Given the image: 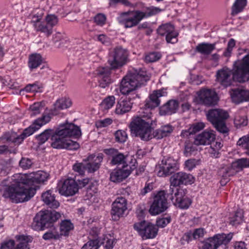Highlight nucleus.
Here are the masks:
<instances>
[{
	"instance_id": "obj_9",
	"label": "nucleus",
	"mask_w": 249,
	"mask_h": 249,
	"mask_svg": "<svg viewBox=\"0 0 249 249\" xmlns=\"http://www.w3.org/2000/svg\"><path fill=\"white\" fill-rule=\"evenodd\" d=\"M229 117L227 112L220 109H213L209 110L207 117L217 131L222 133L228 132L225 124V120Z\"/></svg>"
},
{
	"instance_id": "obj_56",
	"label": "nucleus",
	"mask_w": 249,
	"mask_h": 249,
	"mask_svg": "<svg viewBox=\"0 0 249 249\" xmlns=\"http://www.w3.org/2000/svg\"><path fill=\"white\" fill-rule=\"evenodd\" d=\"M43 107L40 103H35L30 107L31 113V116H36L40 113L42 110Z\"/></svg>"
},
{
	"instance_id": "obj_5",
	"label": "nucleus",
	"mask_w": 249,
	"mask_h": 249,
	"mask_svg": "<svg viewBox=\"0 0 249 249\" xmlns=\"http://www.w3.org/2000/svg\"><path fill=\"white\" fill-rule=\"evenodd\" d=\"M152 124L150 114H147L134 118L129 126L133 134L147 141L153 138Z\"/></svg>"
},
{
	"instance_id": "obj_47",
	"label": "nucleus",
	"mask_w": 249,
	"mask_h": 249,
	"mask_svg": "<svg viewBox=\"0 0 249 249\" xmlns=\"http://www.w3.org/2000/svg\"><path fill=\"white\" fill-rule=\"evenodd\" d=\"M115 103V98L114 96H108L105 98L101 103L102 106L105 109L111 108Z\"/></svg>"
},
{
	"instance_id": "obj_3",
	"label": "nucleus",
	"mask_w": 249,
	"mask_h": 249,
	"mask_svg": "<svg viewBox=\"0 0 249 249\" xmlns=\"http://www.w3.org/2000/svg\"><path fill=\"white\" fill-rule=\"evenodd\" d=\"M128 53L127 50L119 46L116 47L109 53L108 62L110 68L100 67L96 70L99 86L106 88L112 82L110 77L111 69L118 68L124 65L127 61Z\"/></svg>"
},
{
	"instance_id": "obj_16",
	"label": "nucleus",
	"mask_w": 249,
	"mask_h": 249,
	"mask_svg": "<svg viewBox=\"0 0 249 249\" xmlns=\"http://www.w3.org/2000/svg\"><path fill=\"white\" fill-rule=\"evenodd\" d=\"M178 169V164L177 160L173 158L169 157L164 158L161 160L159 170L157 175L159 177L167 176Z\"/></svg>"
},
{
	"instance_id": "obj_55",
	"label": "nucleus",
	"mask_w": 249,
	"mask_h": 249,
	"mask_svg": "<svg viewBox=\"0 0 249 249\" xmlns=\"http://www.w3.org/2000/svg\"><path fill=\"white\" fill-rule=\"evenodd\" d=\"M179 189H181L179 188ZM177 190H179V189L177 188V186H172L171 184L169 189L164 191L165 192V196H166V199L169 198V199H171L173 202V200H175V193H176Z\"/></svg>"
},
{
	"instance_id": "obj_32",
	"label": "nucleus",
	"mask_w": 249,
	"mask_h": 249,
	"mask_svg": "<svg viewBox=\"0 0 249 249\" xmlns=\"http://www.w3.org/2000/svg\"><path fill=\"white\" fill-rule=\"evenodd\" d=\"M42 62L43 59L40 54H32L29 57L28 67L30 70L36 69L42 64Z\"/></svg>"
},
{
	"instance_id": "obj_39",
	"label": "nucleus",
	"mask_w": 249,
	"mask_h": 249,
	"mask_svg": "<svg viewBox=\"0 0 249 249\" xmlns=\"http://www.w3.org/2000/svg\"><path fill=\"white\" fill-rule=\"evenodd\" d=\"M61 237V234L57 231L55 228L53 227L51 229L46 231L42 236L43 239L45 240H58Z\"/></svg>"
},
{
	"instance_id": "obj_63",
	"label": "nucleus",
	"mask_w": 249,
	"mask_h": 249,
	"mask_svg": "<svg viewBox=\"0 0 249 249\" xmlns=\"http://www.w3.org/2000/svg\"><path fill=\"white\" fill-rule=\"evenodd\" d=\"M100 232V229L97 227H92L89 231V240L96 239L99 240L97 237Z\"/></svg>"
},
{
	"instance_id": "obj_26",
	"label": "nucleus",
	"mask_w": 249,
	"mask_h": 249,
	"mask_svg": "<svg viewBox=\"0 0 249 249\" xmlns=\"http://www.w3.org/2000/svg\"><path fill=\"white\" fill-rule=\"evenodd\" d=\"M41 198L44 203L51 208L56 209L59 206V202L55 199L54 194L51 190L42 193Z\"/></svg>"
},
{
	"instance_id": "obj_51",
	"label": "nucleus",
	"mask_w": 249,
	"mask_h": 249,
	"mask_svg": "<svg viewBox=\"0 0 249 249\" xmlns=\"http://www.w3.org/2000/svg\"><path fill=\"white\" fill-rule=\"evenodd\" d=\"M99 248V242L98 240L90 239L85 244L81 249H98Z\"/></svg>"
},
{
	"instance_id": "obj_8",
	"label": "nucleus",
	"mask_w": 249,
	"mask_h": 249,
	"mask_svg": "<svg viewBox=\"0 0 249 249\" xmlns=\"http://www.w3.org/2000/svg\"><path fill=\"white\" fill-rule=\"evenodd\" d=\"M12 182L10 185H0V195L4 198L9 199L12 202L18 203H22L28 201L33 194L31 192L28 195H25L23 192H21L19 188L18 183L12 179Z\"/></svg>"
},
{
	"instance_id": "obj_61",
	"label": "nucleus",
	"mask_w": 249,
	"mask_h": 249,
	"mask_svg": "<svg viewBox=\"0 0 249 249\" xmlns=\"http://www.w3.org/2000/svg\"><path fill=\"white\" fill-rule=\"evenodd\" d=\"M106 17L105 15L98 14L94 18V22L99 25L102 26L105 23Z\"/></svg>"
},
{
	"instance_id": "obj_43",
	"label": "nucleus",
	"mask_w": 249,
	"mask_h": 249,
	"mask_svg": "<svg viewBox=\"0 0 249 249\" xmlns=\"http://www.w3.org/2000/svg\"><path fill=\"white\" fill-rule=\"evenodd\" d=\"M161 57V54L157 52H152L145 55L144 61L147 63H152L159 60Z\"/></svg>"
},
{
	"instance_id": "obj_12",
	"label": "nucleus",
	"mask_w": 249,
	"mask_h": 249,
	"mask_svg": "<svg viewBox=\"0 0 249 249\" xmlns=\"http://www.w3.org/2000/svg\"><path fill=\"white\" fill-rule=\"evenodd\" d=\"M53 132L66 139H69L71 137L77 138L81 136L80 127L72 123L60 124L57 128L53 129Z\"/></svg>"
},
{
	"instance_id": "obj_28",
	"label": "nucleus",
	"mask_w": 249,
	"mask_h": 249,
	"mask_svg": "<svg viewBox=\"0 0 249 249\" xmlns=\"http://www.w3.org/2000/svg\"><path fill=\"white\" fill-rule=\"evenodd\" d=\"M173 127L170 124L162 125L152 133L153 138L161 139L163 137L168 136L173 132Z\"/></svg>"
},
{
	"instance_id": "obj_46",
	"label": "nucleus",
	"mask_w": 249,
	"mask_h": 249,
	"mask_svg": "<svg viewBox=\"0 0 249 249\" xmlns=\"http://www.w3.org/2000/svg\"><path fill=\"white\" fill-rule=\"evenodd\" d=\"M246 4L247 0H236L232 7V13L237 14L241 12Z\"/></svg>"
},
{
	"instance_id": "obj_7",
	"label": "nucleus",
	"mask_w": 249,
	"mask_h": 249,
	"mask_svg": "<svg viewBox=\"0 0 249 249\" xmlns=\"http://www.w3.org/2000/svg\"><path fill=\"white\" fill-rule=\"evenodd\" d=\"M61 215L60 213L54 210L40 211L34 217L32 227L36 231H41L53 227V223L61 218Z\"/></svg>"
},
{
	"instance_id": "obj_42",
	"label": "nucleus",
	"mask_w": 249,
	"mask_h": 249,
	"mask_svg": "<svg viewBox=\"0 0 249 249\" xmlns=\"http://www.w3.org/2000/svg\"><path fill=\"white\" fill-rule=\"evenodd\" d=\"M127 159V157H125L123 154L117 153L112 158L111 163L113 165L122 164L123 165H128L126 164Z\"/></svg>"
},
{
	"instance_id": "obj_31",
	"label": "nucleus",
	"mask_w": 249,
	"mask_h": 249,
	"mask_svg": "<svg viewBox=\"0 0 249 249\" xmlns=\"http://www.w3.org/2000/svg\"><path fill=\"white\" fill-rule=\"evenodd\" d=\"M215 43L213 44L201 43L196 47V50L201 54L208 55L215 49Z\"/></svg>"
},
{
	"instance_id": "obj_45",
	"label": "nucleus",
	"mask_w": 249,
	"mask_h": 249,
	"mask_svg": "<svg viewBox=\"0 0 249 249\" xmlns=\"http://www.w3.org/2000/svg\"><path fill=\"white\" fill-rule=\"evenodd\" d=\"M234 123L237 128L245 126L248 123L247 117L237 114L234 118Z\"/></svg>"
},
{
	"instance_id": "obj_30",
	"label": "nucleus",
	"mask_w": 249,
	"mask_h": 249,
	"mask_svg": "<svg viewBox=\"0 0 249 249\" xmlns=\"http://www.w3.org/2000/svg\"><path fill=\"white\" fill-rule=\"evenodd\" d=\"M74 229L73 224L69 219H64L59 224V234L61 236H68L70 232Z\"/></svg>"
},
{
	"instance_id": "obj_53",
	"label": "nucleus",
	"mask_w": 249,
	"mask_h": 249,
	"mask_svg": "<svg viewBox=\"0 0 249 249\" xmlns=\"http://www.w3.org/2000/svg\"><path fill=\"white\" fill-rule=\"evenodd\" d=\"M73 171L76 172L79 175H83L85 171L87 170L85 163H76L73 165Z\"/></svg>"
},
{
	"instance_id": "obj_40",
	"label": "nucleus",
	"mask_w": 249,
	"mask_h": 249,
	"mask_svg": "<svg viewBox=\"0 0 249 249\" xmlns=\"http://www.w3.org/2000/svg\"><path fill=\"white\" fill-rule=\"evenodd\" d=\"M53 133V129H47L44 130L40 134L36 136V139L39 144L41 145L45 143L49 138H51Z\"/></svg>"
},
{
	"instance_id": "obj_60",
	"label": "nucleus",
	"mask_w": 249,
	"mask_h": 249,
	"mask_svg": "<svg viewBox=\"0 0 249 249\" xmlns=\"http://www.w3.org/2000/svg\"><path fill=\"white\" fill-rule=\"evenodd\" d=\"M198 160L194 159L187 160L185 162V167L189 171L194 168L198 164Z\"/></svg>"
},
{
	"instance_id": "obj_34",
	"label": "nucleus",
	"mask_w": 249,
	"mask_h": 249,
	"mask_svg": "<svg viewBox=\"0 0 249 249\" xmlns=\"http://www.w3.org/2000/svg\"><path fill=\"white\" fill-rule=\"evenodd\" d=\"M35 29L36 31L43 33L48 37L53 33V29L51 26H49L46 22L35 24Z\"/></svg>"
},
{
	"instance_id": "obj_24",
	"label": "nucleus",
	"mask_w": 249,
	"mask_h": 249,
	"mask_svg": "<svg viewBox=\"0 0 249 249\" xmlns=\"http://www.w3.org/2000/svg\"><path fill=\"white\" fill-rule=\"evenodd\" d=\"M215 138L213 131H204L197 135L195 138L194 143L196 145H209L211 144Z\"/></svg>"
},
{
	"instance_id": "obj_37",
	"label": "nucleus",
	"mask_w": 249,
	"mask_h": 249,
	"mask_svg": "<svg viewBox=\"0 0 249 249\" xmlns=\"http://www.w3.org/2000/svg\"><path fill=\"white\" fill-rule=\"evenodd\" d=\"M243 220V213L241 210H237L230 217V224L236 226L241 224Z\"/></svg>"
},
{
	"instance_id": "obj_44",
	"label": "nucleus",
	"mask_w": 249,
	"mask_h": 249,
	"mask_svg": "<svg viewBox=\"0 0 249 249\" xmlns=\"http://www.w3.org/2000/svg\"><path fill=\"white\" fill-rule=\"evenodd\" d=\"M233 166L237 167L240 171L243 168H249V159L247 158L239 159L233 162Z\"/></svg>"
},
{
	"instance_id": "obj_41",
	"label": "nucleus",
	"mask_w": 249,
	"mask_h": 249,
	"mask_svg": "<svg viewBox=\"0 0 249 249\" xmlns=\"http://www.w3.org/2000/svg\"><path fill=\"white\" fill-rule=\"evenodd\" d=\"M72 105L71 101L69 98H62L57 100L54 104L55 108L64 109L70 107Z\"/></svg>"
},
{
	"instance_id": "obj_10",
	"label": "nucleus",
	"mask_w": 249,
	"mask_h": 249,
	"mask_svg": "<svg viewBox=\"0 0 249 249\" xmlns=\"http://www.w3.org/2000/svg\"><path fill=\"white\" fill-rule=\"evenodd\" d=\"M232 233L217 234L202 242L199 249H217L222 245H227L232 238Z\"/></svg>"
},
{
	"instance_id": "obj_33",
	"label": "nucleus",
	"mask_w": 249,
	"mask_h": 249,
	"mask_svg": "<svg viewBox=\"0 0 249 249\" xmlns=\"http://www.w3.org/2000/svg\"><path fill=\"white\" fill-rule=\"evenodd\" d=\"M239 171L237 167L233 166V162H232L230 166L222 168L219 174L222 175L224 179H228V177L234 176Z\"/></svg>"
},
{
	"instance_id": "obj_29",
	"label": "nucleus",
	"mask_w": 249,
	"mask_h": 249,
	"mask_svg": "<svg viewBox=\"0 0 249 249\" xmlns=\"http://www.w3.org/2000/svg\"><path fill=\"white\" fill-rule=\"evenodd\" d=\"M3 142H12L18 145L22 142V138L14 132H6L0 137Z\"/></svg>"
},
{
	"instance_id": "obj_36",
	"label": "nucleus",
	"mask_w": 249,
	"mask_h": 249,
	"mask_svg": "<svg viewBox=\"0 0 249 249\" xmlns=\"http://www.w3.org/2000/svg\"><path fill=\"white\" fill-rule=\"evenodd\" d=\"M99 246L103 245L106 249H112L114 244V238L110 234L106 235L103 238L98 240Z\"/></svg>"
},
{
	"instance_id": "obj_27",
	"label": "nucleus",
	"mask_w": 249,
	"mask_h": 249,
	"mask_svg": "<svg viewBox=\"0 0 249 249\" xmlns=\"http://www.w3.org/2000/svg\"><path fill=\"white\" fill-rule=\"evenodd\" d=\"M178 107L177 100H171L160 107V113L161 115H171L175 113Z\"/></svg>"
},
{
	"instance_id": "obj_48",
	"label": "nucleus",
	"mask_w": 249,
	"mask_h": 249,
	"mask_svg": "<svg viewBox=\"0 0 249 249\" xmlns=\"http://www.w3.org/2000/svg\"><path fill=\"white\" fill-rule=\"evenodd\" d=\"M237 144L245 148L246 149V153L249 155V134L239 139Z\"/></svg>"
},
{
	"instance_id": "obj_13",
	"label": "nucleus",
	"mask_w": 249,
	"mask_h": 249,
	"mask_svg": "<svg viewBox=\"0 0 249 249\" xmlns=\"http://www.w3.org/2000/svg\"><path fill=\"white\" fill-rule=\"evenodd\" d=\"M136 160L131 159L129 165H123L122 168L113 170L110 174V180L114 182L122 181L129 175L131 171L136 168Z\"/></svg>"
},
{
	"instance_id": "obj_54",
	"label": "nucleus",
	"mask_w": 249,
	"mask_h": 249,
	"mask_svg": "<svg viewBox=\"0 0 249 249\" xmlns=\"http://www.w3.org/2000/svg\"><path fill=\"white\" fill-rule=\"evenodd\" d=\"M170 182L172 186H178L182 185L180 172L173 175L170 178Z\"/></svg>"
},
{
	"instance_id": "obj_15",
	"label": "nucleus",
	"mask_w": 249,
	"mask_h": 249,
	"mask_svg": "<svg viewBox=\"0 0 249 249\" xmlns=\"http://www.w3.org/2000/svg\"><path fill=\"white\" fill-rule=\"evenodd\" d=\"M167 208L165 192L161 191L155 196L149 212L152 215H157L165 211Z\"/></svg>"
},
{
	"instance_id": "obj_19",
	"label": "nucleus",
	"mask_w": 249,
	"mask_h": 249,
	"mask_svg": "<svg viewBox=\"0 0 249 249\" xmlns=\"http://www.w3.org/2000/svg\"><path fill=\"white\" fill-rule=\"evenodd\" d=\"M158 34L165 36L167 43H175L178 41V33L175 30L174 25L171 23H165L159 27Z\"/></svg>"
},
{
	"instance_id": "obj_22",
	"label": "nucleus",
	"mask_w": 249,
	"mask_h": 249,
	"mask_svg": "<svg viewBox=\"0 0 249 249\" xmlns=\"http://www.w3.org/2000/svg\"><path fill=\"white\" fill-rule=\"evenodd\" d=\"M186 190L184 189L177 190L175 193V198L173 204L182 209H187L191 205V199L186 196Z\"/></svg>"
},
{
	"instance_id": "obj_50",
	"label": "nucleus",
	"mask_w": 249,
	"mask_h": 249,
	"mask_svg": "<svg viewBox=\"0 0 249 249\" xmlns=\"http://www.w3.org/2000/svg\"><path fill=\"white\" fill-rule=\"evenodd\" d=\"M115 140L121 143L125 142L127 139L126 132L122 130H117L115 133Z\"/></svg>"
},
{
	"instance_id": "obj_57",
	"label": "nucleus",
	"mask_w": 249,
	"mask_h": 249,
	"mask_svg": "<svg viewBox=\"0 0 249 249\" xmlns=\"http://www.w3.org/2000/svg\"><path fill=\"white\" fill-rule=\"evenodd\" d=\"M46 22L53 28L58 22V18L54 15H48L45 18Z\"/></svg>"
},
{
	"instance_id": "obj_2",
	"label": "nucleus",
	"mask_w": 249,
	"mask_h": 249,
	"mask_svg": "<svg viewBox=\"0 0 249 249\" xmlns=\"http://www.w3.org/2000/svg\"><path fill=\"white\" fill-rule=\"evenodd\" d=\"M216 80L224 88L231 85L233 81L244 83L249 81V54L242 60L235 61L232 70L224 67L216 73Z\"/></svg>"
},
{
	"instance_id": "obj_35",
	"label": "nucleus",
	"mask_w": 249,
	"mask_h": 249,
	"mask_svg": "<svg viewBox=\"0 0 249 249\" xmlns=\"http://www.w3.org/2000/svg\"><path fill=\"white\" fill-rule=\"evenodd\" d=\"M244 89H236L232 90L231 94L232 101L237 104L245 101Z\"/></svg>"
},
{
	"instance_id": "obj_14",
	"label": "nucleus",
	"mask_w": 249,
	"mask_h": 249,
	"mask_svg": "<svg viewBox=\"0 0 249 249\" xmlns=\"http://www.w3.org/2000/svg\"><path fill=\"white\" fill-rule=\"evenodd\" d=\"M134 228L143 239L154 238L158 232V229L155 226L145 221L135 223Z\"/></svg>"
},
{
	"instance_id": "obj_64",
	"label": "nucleus",
	"mask_w": 249,
	"mask_h": 249,
	"mask_svg": "<svg viewBox=\"0 0 249 249\" xmlns=\"http://www.w3.org/2000/svg\"><path fill=\"white\" fill-rule=\"evenodd\" d=\"M15 246V241L13 240H8L3 242L0 249H13Z\"/></svg>"
},
{
	"instance_id": "obj_62",
	"label": "nucleus",
	"mask_w": 249,
	"mask_h": 249,
	"mask_svg": "<svg viewBox=\"0 0 249 249\" xmlns=\"http://www.w3.org/2000/svg\"><path fill=\"white\" fill-rule=\"evenodd\" d=\"M112 120L110 118H106L103 120H100L96 122V125L97 127H107L111 124Z\"/></svg>"
},
{
	"instance_id": "obj_25",
	"label": "nucleus",
	"mask_w": 249,
	"mask_h": 249,
	"mask_svg": "<svg viewBox=\"0 0 249 249\" xmlns=\"http://www.w3.org/2000/svg\"><path fill=\"white\" fill-rule=\"evenodd\" d=\"M166 92L163 90L154 91L145 101V107L147 108H154L160 104L159 98L166 95Z\"/></svg>"
},
{
	"instance_id": "obj_11",
	"label": "nucleus",
	"mask_w": 249,
	"mask_h": 249,
	"mask_svg": "<svg viewBox=\"0 0 249 249\" xmlns=\"http://www.w3.org/2000/svg\"><path fill=\"white\" fill-rule=\"evenodd\" d=\"M52 146L56 149H67L76 150L79 147V144L70 139H66L53 132L51 138Z\"/></svg>"
},
{
	"instance_id": "obj_18",
	"label": "nucleus",
	"mask_w": 249,
	"mask_h": 249,
	"mask_svg": "<svg viewBox=\"0 0 249 249\" xmlns=\"http://www.w3.org/2000/svg\"><path fill=\"white\" fill-rule=\"evenodd\" d=\"M197 101L199 104L206 106H213L217 104L218 97L214 91L202 89L198 92Z\"/></svg>"
},
{
	"instance_id": "obj_6",
	"label": "nucleus",
	"mask_w": 249,
	"mask_h": 249,
	"mask_svg": "<svg viewBox=\"0 0 249 249\" xmlns=\"http://www.w3.org/2000/svg\"><path fill=\"white\" fill-rule=\"evenodd\" d=\"M160 11V10L156 7L149 9L147 13L139 10L128 11L121 13L117 19L125 28H132L139 25L144 18L154 15Z\"/></svg>"
},
{
	"instance_id": "obj_59",
	"label": "nucleus",
	"mask_w": 249,
	"mask_h": 249,
	"mask_svg": "<svg viewBox=\"0 0 249 249\" xmlns=\"http://www.w3.org/2000/svg\"><path fill=\"white\" fill-rule=\"evenodd\" d=\"M170 222V217L167 216L157 219L156 223L158 227L160 228H164L166 227Z\"/></svg>"
},
{
	"instance_id": "obj_58",
	"label": "nucleus",
	"mask_w": 249,
	"mask_h": 249,
	"mask_svg": "<svg viewBox=\"0 0 249 249\" xmlns=\"http://www.w3.org/2000/svg\"><path fill=\"white\" fill-rule=\"evenodd\" d=\"M235 45V40L233 39H231L228 43V46L223 53V55L226 57H229L231 56V54L233 48Z\"/></svg>"
},
{
	"instance_id": "obj_38",
	"label": "nucleus",
	"mask_w": 249,
	"mask_h": 249,
	"mask_svg": "<svg viewBox=\"0 0 249 249\" xmlns=\"http://www.w3.org/2000/svg\"><path fill=\"white\" fill-rule=\"evenodd\" d=\"M223 144L220 142H216L211 144L208 149V153L210 156L213 158H218L219 156V151L221 148Z\"/></svg>"
},
{
	"instance_id": "obj_49",
	"label": "nucleus",
	"mask_w": 249,
	"mask_h": 249,
	"mask_svg": "<svg viewBox=\"0 0 249 249\" xmlns=\"http://www.w3.org/2000/svg\"><path fill=\"white\" fill-rule=\"evenodd\" d=\"M33 164L31 159L25 157H22L19 162V166L24 170L30 169Z\"/></svg>"
},
{
	"instance_id": "obj_23",
	"label": "nucleus",
	"mask_w": 249,
	"mask_h": 249,
	"mask_svg": "<svg viewBox=\"0 0 249 249\" xmlns=\"http://www.w3.org/2000/svg\"><path fill=\"white\" fill-rule=\"evenodd\" d=\"M103 159V155L102 153L98 154L97 155L89 156L87 161L85 163L87 171L89 173H93L97 171L100 166Z\"/></svg>"
},
{
	"instance_id": "obj_20",
	"label": "nucleus",
	"mask_w": 249,
	"mask_h": 249,
	"mask_svg": "<svg viewBox=\"0 0 249 249\" xmlns=\"http://www.w3.org/2000/svg\"><path fill=\"white\" fill-rule=\"evenodd\" d=\"M50 120V116L49 114H45L43 115L41 118H38L35 120L32 125L26 128L23 132L19 135L20 137L22 138V142L25 138L31 135L42 125L49 122Z\"/></svg>"
},
{
	"instance_id": "obj_17",
	"label": "nucleus",
	"mask_w": 249,
	"mask_h": 249,
	"mask_svg": "<svg viewBox=\"0 0 249 249\" xmlns=\"http://www.w3.org/2000/svg\"><path fill=\"white\" fill-rule=\"evenodd\" d=\"M127 200L122 197H118L112 204L111 214L113 220L117 221L123 217L127 210Z\"/></svg>"
},
{
	"instance_id": "obj_4",
	"label": "nucleus",
	"mask_w": 249,
	"mask_h": 249,
	"mask_svg": "<svg viewBox=\"0 0 249 249\" xmlns=\"http://www.w3.org/2000/svg\"><path fill=\"white\" fill-rule=\"evenodd\" d=\"M49 175L43 171H38L36 173H31L29 174H16L12 177V179L15 180L18 185L23 192L25 195H28L33 192V194L28 199L29 200L34 196L36 193V189L33 187L34 183L44 182L48 179Z\"/></svg>"
},
{
	"instance_id": "obj_21",
	"label": "nucleus",
	"mask_w": 249,
	"mask_h": 249,
	"mask_svg": "<svg viewBox=\"0 0 249 249\" xmlns=\"http://www.w3.org/2000/svg\"><path fill=\"white\" fill-rule=\"evenodd\" d=\"M59 193L65 196H70L75 195L78 192L76 178H69L63 183L59 189Z\"/></svg>"
},
{
	"instance_id": "obj_52",
	"label": "nucleus",
	"mask_w": 249,
	"mask_h": 249,
	"mask_svg": "<svg viewBox=\"0 0 249 249\" xmlns=\"http://www.w3.org/2000/svg\"><path fill=\"white\" fill-rule=\"evenodd\" d=\"M182 184H192L194 181V177L190 174L184 172H180Z\"/></svg>"
},
{
	"instance_id": "obj_1",
	"label": "nucleus",
	"mask_w": 249,
	"mask_h": 249,
	"mask_svg": "<svg viewBox=\"0 0 249 249\" xmlns=\"http://www.w3.org/2000/svg\"><path fill=\"white\" fill-rule=\"evenodd\" d=\"M150 79L147 72L143 69L127 75L122 80L120 90L122 94L126 95L117 102L115 112L118 115H123L129 112L134 104V100L140 96L134 91L138 88L145 86Z\"/></svg>"
}]
</instances>
